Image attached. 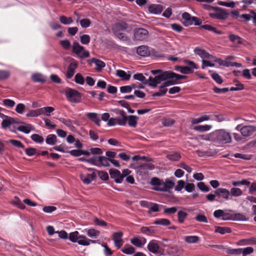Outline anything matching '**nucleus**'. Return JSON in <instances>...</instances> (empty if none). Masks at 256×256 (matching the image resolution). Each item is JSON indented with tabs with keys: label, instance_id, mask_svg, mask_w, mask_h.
I'll return each mask as SVG.
<instances>
[{
	"label": "nucleus",
	"instance_id": "38",
	"mask_svg": "<svg viewBox=\"0 0 256 256\" xmlns=\"http://www.w3.org/2000/svg\"><path fill=\"white\" fill-rule=\"evenodd\" d=\"M80 236L79 235L78 232L75 231L70 234L68 238L72 242H76Z\"/></svg>",
	"mask_w": 256,
	"mask_h": 256
},
{
	"label": "nucleus",
	"instance_id": "17",
	"mask_svg": "<svg viewBox=\"0 0 256 256\" xmlns=\"http://www.w3.org/2000/svg\"><path fill=\"white\" fill-rule=\"evenodd\" d=\"M159 248V245L155 240H151L148 244V250L153 254H158Z\"/></svg>",
	"mask_w": 256,
	"mask_h": 256
},
{
	"label": "nucleus",
	"instance_id": "27",
	"mask_svg": "<svg viewBox=\"0 0 256 256\" xmlns=\"http://www.w3.org/2000/svg\"><path fill=\"white\" fill-rule=\"evenodd\" d=\"M44 114V108H38L36 110H30L26 114L27 117H37Z\"/></svg>",
	"mask_w": 256,
	"mask_h": 256
},
{
	"label": "nucleus",
	"instance_id": "8",
	"mask_svg": "<svg viewBox=\"0 0 256 256\" xmlns=\"http://www.w3.org/2000/svg\"><path fill=\"white\" fill-rule=\"evenodd\" d=\"M98 161L99 162V167L102 166L106 167L109 166V162L112 163L117 168L120 167V164H119L118 162L116 160L108 158L104 156H98Z\"/></svg>",
	"mask_w": 256,
	"mask_h": 256
},
{
	"label": "nucleus",
	"instance_id": "20",
	"mask_svg": "<svg viewBox=\"0 0 256 256\" xmlns=\"http://www.w3.org/2000/svg\"><path fill=\"white\" fill-rule=\"evenodd\" d=\"M186 76L177 74L171 71V80H170L172 84H179L178 80L185 79Z\"/></svg>",
	"mask_w": 256,
	"mask_h": 256
},
{
	"label": "nucleus",
	"instance_id": "11",
	"mask_svg": "<svg viewBox=\"0 0 256 256\" xmlns=\"http://www.w3.org/2000/svg\"><path fill=\"white\" fill-rule=\"evenodd\" d=\"M256 131V126H246L242 127L240 132L242 136L246 138L252 136Z\"/></svg>",
	"mask_w": 256,
	"mask_h": 256
},
{
	"label": "nucleus",
	"instance_id": "49",
	"mask_svg": "<svg viewBox=\"0 0 256 256\" xmlns=\"http://www.w3.org/2000/svg\"><path fill=\"white\" fill-rule=\"evenodd\" d=\"M75 82L80 84H83L84 82V78L80 73L77 74L74 77Z\"/></svg>",
	"mask_w": 256,
	"mask_h": 256
},
{
	"label": "nucleus",
	"instance_id": "6",
	"mask_svg": "<svg viewBox=\"0 0 256 256\" xmlns=\"http://www.w3.org/2000/svg\"><path fill=\"white\" fill-rule=\"evenodd\" d=\"M72 52L80 58H88L90 53L84 50V48L80 46L78 42H74L72 44Z\"/></svg>",
	"mask_w": 256,
	"mask_h": 256
},
{
	"label": "nucleus",
	"instance_id": "64",
	"mask_svg": "<svg viewBox=\"0 0 256 256\" xmlns=\"http://www.w3.org/2000/svg\"><path fill=\"white\" fill-rule=\"evenodd\" d=\"M185 182L184 180H180L178 182V184L175 187V190L180 192V191L184 186Z\"/></svg>",
	"mask_w": 256,
	"mask_h": 256
},
{
	"label": "nucleus",
	"instance_id": "9",
	"mask_svg": "<svg viewBox=\"0 0 256 256\" xmlns=\"http://www.w3.org/2000/svg\"><path fill=\"white\" fill-rule=\"evenodd\" d=\"M222 220H246L247 218L242 214H229L224 211Z\"/></svg>",
	"mask_w": 256,
	"mask_h": 256
},
{
	"label": "nucleus",
	"instance_id": "51",
	"mask_svg": "<svg viewBox=\"0 0 256 256\" xmlns=\"http://www.w3.org/2000/svg\"><path fill=\"white\" fill-rule=\"evenodd\" d=\"M80 42L83 44H88L90 42V36L88 34H83L80 36Z\"/></svg>",
	"mask_w": 256,
	"mask_h": 256
},
{
	"label": "nucleus",
	"instance_id": "24",
	"mask_svg": "<svg viewBox=\"0 0 256 256\" xmlns=\"http://www.w3.org/2000/svg\"><path fill=\"white\" fill-rule=\"evenodd\" d=\"M98 156H94L89 159H86L84 158H78V160L87 162L92 164L98 166H99V162L98 161Z\"/></svg>",
	"mask_w": 256,
	"mask_h": 256
},
{
	"label": "nucleus",
	"instance_id": "25",
	"mask_svg": "<svg viewBox=\"0 0 256 256\" xmlns=\"http://www.w3.org/2000/svg\"><path fill=\"white\" fill-rule=\"evenodd\" d=\"M182 18L184 20L183 24L185 26H188L192 24V16L190 14L184 12L182 14Z\"/></svg>",
	"mask_w": 256,
	"mask_h": 256
},
{
	"label": "nucleus",
	"instance_id": "3",
	"mask_svg": "<svg viewBox=\"0 0 256 256\" xmlns=\"http://www.w3.org/2000/svg\"><path fill=\"white\" fill-rule=\"evenodd\" d=\"M117 114H119L122 116L121 119H118V124L120 126H125L126 122H128V124L130 126L136 128L137 125V120H138V117L136 116L130 115L126 116V112L123 110H118L116 112Z\"/></svg>",
	"mask_w": 256,
	"mask_h": 256
},
{
	"label": "nucleus",
	"instance_id": "53",
	"mask_svg": "<svg viewBox=\"0 0 256 256\" xmlns=\"http://www.w3.org/2000/svg\"><path fill=\"white\" fill-rule=\"evenodd\" d=\"M212 78L218 84H221L223 82V80L221 76L216 72H214L211 74Z\"/></svg>",
	"mask_w": 256,
	"mask_h": 256
},
{
	"label": "nucleus",
	"instance_id": "18",
	"mask_svg": "<svg viewBox=\"0 0 256 256\" xmlns=\"http://www.w3.org/2000/svg\"><path fill=\"white\" fill-rule=\"evenodd\" d=\"M6 119L3 120L2 122V127L3 128H6L14 124H18L16 120L12 117L6 116Z\"/></svg>",
	"mask_w": 256,
	"mask_h": 256
},
{
	"label": "nucleus",
	"instance_id": "40",
	"mask_svg": "<svg viewBox=\"0 0 256 256\" xmlns=\"http://www.w3.org/2000/svg\"><path fill=\"white\" fill-rule=\"evenodd\" d=\"M240 248H226L225 250L226 252L228 254H232L237 256L240 254Z\"/></svg>",
	"mask_w": 256,
	"mask_h": 256
},
{
	"label": "nucleus",
	"instance_id": "2",
	"mask_svg": "<svg viewBox=\"0 0 256 256\" xmlns=\"http://www.w3.org/2000/svg\"><path fill=\"white\" fill-rule=\"evenodd\" d=\"M213 142L218 144H226L232 142L230 133L221 129L212 132Z\"/></svg>",
	"mask_w": 256,
	"mask_h": 256
},
{
	"label": "nucleus",
	"instance_id": "34",
	"mask_svg": "<svg viewBox=\"0 0 256 256\" xmlns=\"http://www.w3.org/2000/svg\"><path fill=\"white\" fill-rule=\"evenodd\" d=\"M56 140L57 138L55 134H49L46 137V142L48 144L54 145Z\"/></svg>",
	"mask_w": 256,
	"mask_h": 256
},
{
	"label": "nucleus",
	"instance_id": "57",
	"mask_svg": "<svg viewBox=\"0 0 256 256\" xmlns=\"http://www.w3.org/2000/svg\"><path fill=\"white\" fill-rule=\"evenodd\" d=\"M113 30L114 34L120 39L122 40H127V36H125L123 33L120 32V30L114 29Z\"/></svg>",
	"mask_w": 256,
	"mask_h": 256
},
{
	"label": "nucleus",
	"instance_id": "26",
	"mask_svg": "<svg viewBox=\"0 0 256 256\" xmlns=\"http://www.w3.org/2000/svg\"><path fill=\"white\" fill-rule=\"evenodd\" d=\"M90 63H94L96 66V69L97 70L100 71V70L102 68H104L106 66L105 63L98 59H96V58H93L91 60H89Z\"/></svg>",
	"mask_w": 256,
	"mask_h": 256
},
{
	"label": "nucleus",
	"instance_id": "54",
	"mask_svg": "<svg viewBox=\"0 0 256 256\" xmlns=\"http://www.w3.org/2000/svg\"><path fill=\"white\" fill-rule=\"evenodd\" d=\"M187 214L183 211H179L178 214V221L180 223L184 222V219L186 218Z\"/></svg>",
	"mask_w": 256,
	"mask_h": 256
},
{
	"label": "nucleus",
	"instance_id": "16",
	"mask_svg": "<svg viewBox=\"0 0 256 256\" xmlns=\"http://www.w3.org/2000/svg\"><path fill=\"white\" fill-rule=\"evenodd\" d=\"M78 67V63L76 61L71 62L68 68L66 76L68 78H70L74 74L76 69Z\"/></svg>",
	"mask_w": 256,
	"mask_h": 256
},
{
	"label": "nucleus",
	"instance_id": "56",
	"mask_svg": "<svg viewBox=\"0 0 256 256\" xmlns=\"http://www.w3.org/2000/svg\"><path fill=\"white\" fill-rule=\"evenodd\" d=\"M198 188L202 192H208L210 190V188L206 186L204 182H200L197 184Z\"/></svg>",
	"mask_w": 256,
	"mask_h": 256
},
{
	"label": "nucleus",
	"instance_id": "14",
	"mask_svg": "<svg viewBox=\"0 0 256 256\" xmlns=\"http://www.w3.org/2000/svg\"><path fill=\"white\" fill-rule=\"evenodd\" d=\"M163 10V6L160 4H150L148 6V12L152 14H160Z\"/></svg>",
	"mask_w": 256,
	"mask_h": 256
},
{
	"label": "nucleus",
	"instance_id": "52",
	"mask_svg": "<svg viewBox=\"0 0 256 256\" xmlns=\"http://www.w3.org/2000/svg\"><path fill=\"white\" fill-rule=\"evenodd\" d=\"M80 23L82 28H86L90 26L91 22L88 18H84L80 20Z\"/></svg>",
	"mask_w": 256,
	"mask_h": 256
},
{
	"label": "nucleus",
	"instance_id": "19",
	"mask_svg": "<svg viewBox=\"0 0 256 256\" xmlns=\"http://www.w3.org/2000/svg\"><path fill=\"white\" fill-rule=\"evenodd\" d=\"M131 243L137 247H141L146 242V240L144 238L134 237L130 240Z\"/></svg>",
	"mask_w": 256,
	"mask_h": 256
},
{
	"label": "nucleus",
	"instance_id": "41",
	"mask_svg": "<svg viewBox=\"0 0 256 256\" xmlns=\"http://www.w3.org/2000/svg\"><path fill=\"white\" fill-rule=\"evenodd\" d=\"M242 194V190L239 188H232L230 191V194L234 196H238Z\"/></svg>",
	"mask_w": 256,
	"mask_h": 256
},
{
	"label": "nucleus",
	"instance_id": "28",
	"mask_svg": "<svg viewBox=\"0 0 256 256\" xmlns=\"http://www.w3.org/2000/svg\"><path fill=\"white\" fill-rule=\"evenodd\" d=\"M133 78L134 80L141 82L144 84H148L149 86V78L146 79L142 73H138L134 75Z\"/></svg>",
	"mask_w": 256,
	"mask_h": 256
},
{
	"label": "nucleus",
	"instance_id": "58",
	"mask_svg": "<svg viewBox=\"0 0 256 256\" xmlns=\"http://www.w3.org/2000/svg\"><path fill=\"white\" fill-rule=\"evenodd\" d=\"M180 72L184 74H188L192 73L194 70H192L191 68H189V67L187 66H182V67L180 68Z\"/></svg>",
	"mask_w": 256,
	"mask_h": 256
},
{
	"label": "nucleus",
	"instance_id": "60",
	"mask_svg": "<svg viewBox=\"0 0 256 256\" xmlns=\"http://www.w3.org/2000/svg\"><path fill=\"white\" fill-rule=\"evenodd\" d=\"M26 154L28 156H32L36 154V149L34 148H28L25 149Z\"/></svg>",
	"mask_w": 256,
	"mask_h": 256
},
{
	"label": "nucleus",
	"instance_id": "62",
	"mask_svg": "<svg viewBox=\"0 0 256 256\" xmlns=\"http://www.w3.org/2000/svg\"><path fill=\"white\" fill-rule=\"evenodd\" d=\"M3 104L7 107L12 108L15 104V102L10 99H5L3 100Z\"/></svg>",
	"mask_w": 256,
	"mask_h": 256
},
{
	"label": "nucleus",
	"instance_id": "63",
	"mask_svg": "<svg viewBox=\"0 0 256 256\" xmlns=\"http://www.w3.org/2000/svg\"><path fill=\"white\" fill-rule=\"evenodd\" d=\"M98 176L100 179L104 180H106L108 179V175L106 172L98 171Z\"/></svg>",
	"mask_w": 256,
	"mask_h": 256
},
{
	"label": "nucleus",
	"instance_id": "50",
	"mask_svg": "<svg viewBox=\"0 0 256 256\" xmlns=\"http://www.w3.org/2000/svg\"><path fill=\"white\" fill-rule=\"evenodd\" d=\"M10 73L8 70H0V80L7 79L10 76Z\"/></svg>",
	"mask_w": 256,
	"mask_h": 256
},
{
	"label": "nucleus",
	"instance_id": "29",
	"mask_svg": "<svg viewBox=\"0 0 256 256\" xmlns=\"http://www.w3.org/2000/svg\"><path fill=\"white\" fill-rule=\"evenodd\" d=\"M116 75L124 80H129L131 76L130 74H127L124 70H118L116 71Z\"/></svg>",
	"mask_w": 256,
	"mask_h": 256
},
{
	"label": "nucleus",
	"instance_id": "59",
	"mask_svg": "<svg viewBox=\"0 0 256 256\" xmlns=\"http://www.w3.org/2000/svg\"><path fill=\"white\" fill-rule=\"evenodd\" d=\"M25 108L24 104L20 103L17 104L15 110L18 113L22 114L24 111Z\"/></svg>",
	"mask_w": 256,
	"mask_h": 256
},
{
	"label": "nucleus",
	"instance_id": "32",
	"mask_svg": "<svg viewBox=\"0 0 256 256\" xmlns=\"http://www.w3.org/2000/svg\"><path fill=\"white\" fill-rule=\"evenodd\" d=\"M156 230V229L154 226H143L141 228V232L147 235H150L154 234Z\"/></svg>",
	"mask_w": 256,
	"mask_h": 256
},
{
	"label": "nucleus",
	"instance_id": "44",
	"mask_svg": "<svg viewBox=\"0 0 256 256\" xmlns=\"http://www.w3.org/2000/svg\"><path fill=\"white\" fill-rule=\"evenodd\" d=\"M100 232L98 230H97L94 228L89 229L87 232V234L90 238H95L98 236Z\"/></svg>",
	"mask_w": 256,
	"mask_h": 256
},
{
	"label": "nucleus",
	"instance_id": "48",
	"mask_svg": "<svg viewBox=\"0 0 256 256\" xmlns=\"http://www.w3.org/2000/svg\"><path fill=\"white\" fill-rule=\"evenodd\" d=\"M216 232L221 234H224L226 233H230L231 230L230 228L228 227H220L218 226L216 229Z\"/></svg>",
	"mask_w": 256,
	"mask_h": 256
},
{
	"label": "nucleus",
	"instance_id": "39",
	"mask_svg": "<svg viewBox=\"0 0 256 256\" xmlns=\"http://www.w3.org/2000/svg\"><path fill=\"white\" fill-rule=\"evenodd\" d=\"M128 27V24L124 22H120L116 24L114 28V30H124Z\"/></svg>",
	"mask_w": 256,
	"mask_h": 256
},
{
	"label": "nucleus",
	"instance_id": "35",
	"mask_svg": "<svg viewBox=\"0 0 256 256\" xmlns=\"http://www.w3.org/2000/svg\"><path fill=\"white\" fill-rule=\"evenodd\" d=\"M166 158L170 160L177 161L180 158L181 156L180 153L174 152L172 154H168L166 155Z\"/></svg>",
	"mask_w": 256,
	"mask_h": 256
},
{
	"label": "nucleus",
	"instance_id": "46",
	"mask_svg": "<svg viewBox=\"0 0 256 256\" xmlns=\"http://www.w3.org/2000/svg\"><path fill=\"white\" fill-rule=\"evenodd\" d=\"M240 248V254H242V255H248L254 252V248L252 247L249 246L244 248Z\"/></svg>",
	"mask_w": 256,
	"mask_h": 256
},
{
	"label": "nucleus",
	"instance_id": "5",
	"mask_svg": "<svg viewBox=\"0 0 256 256\" xmlns=\"http://www.w3.org/2000/svg\"><path fill=\"white\" fill-rule=\"evenodd\" d=\"M64 93L68 100L70 102L78 103L81 102L82 96L78 90L70 88H66Z\"/></svg>",
	"mask_w": 256,
	"mask_h": 256
},
{
	"label": "nucleus",
	"instance_id": "13",
	"mask_svg": "<svg viewBox=\"0 0 256 256\" xmlns=\"http://www.w3.org/2000/svg\"><path fill=\"white\" fill-rule=\"evenodd\" d=\"M109 172L110 178L114 179V181L116 183H121L122 182V176L120 172L118 170L111 168Z\"/></svg>",
	"mask_w": 256,
	"mask_h": 256
},
{
	"label": "nucleus",
	"instance_id": "36",
	"mask_svg": "<svg viewBox=\"0 0 256 256\" xmlns=\"http://www.w3.org/2000/svg\"><path fill=\"white\" fill-rule=\"evenodd\" d=\"M194 53L200 56L202 58H205L206 57H208V52H206L205 50L200 49L198 48H196L194 50Z\"/></svg>",
	"mask_w": 256,
	"mask_h": 256
},
{
	"label": "nucleus",
	"instance_id": "21",
	"mask_svg": "<svg viewBox=\"0 0 256 256\" xmlns=\"http://www.w3.org/2000/svg\"><path fill=\"white\" fill-rule=\"evenodd\" d=\"M96 173L93 172L91 174H88L86 176H80V178L84 184H88L96 178Z\"/></svg>",
	"mask_w": 256,
	"mask_h": 256
},
{
	"label": "nucleus",
	"instance_id": "31",
	"mask_svg": "<svg viewBox=\"0 0 256 256\" xmlns=\"http://www.w3.org/2000/svg\"><path fill=\"white\" fill-rule=\"evenodd\" d=\"M228 38L230 40L234 43L242 44L243 42L242 39L240 36L234 34H230L228 35Z\"/></svg>",
	"mask_w": 256,
	"mask_h": 256
},
{
	"label": "nucleus",
	"instance_id": "30",
	"mask_svg": "<svg viewBox=\"0 0 256 256\" xmlns=\"http://www.w3.org/2000/svg\"><path fill=\"white\" fill-rule=\"evenodd\" d=\"M34 128L33 126L30 124H26L24 126H20L17 128L18 130L25 134H28Z\"/></svg>",
	"mask_w": 256,
	"mask_h": 256
},
{
	"label": "nucleus",
	"instance_id": "12",
	"mask_svg": "<svg viewBox=\"0 0 256 256\" xmlns=\"http://www.w3.org/2000/svg\"><path fill=\"white\" fill-rule=\"evenodd\" d=\"M171 85L173 84L172 82L170 80L166 81L162 85L160 86L159 92L154 93L152 96H164L168 90L166 87Z\"/></svg>",
	"mask_w": 256,
	"mask_h": 256
},
{
	"label": "nucleus",
	"instance_id": "42",
	"mask_svg": "<svg viewBox=\"0 0 256 256\" xmlns=\"http://www.w3.org/2000/svg\"><path fill=\"white\" fill-rule=\"evenodd\" d=\"M60 21L64 24H70L73 22L72 18H67L64 16H62L60 17Z\"/></svg>",
	"mask_w": 256,
	"mask_h": 256
},
{
	"label": "nucleus",
	"instance_id": "15",
	"mask_svg": "<svg viewBox=\"0 0 256 256\" xmlns=\"http://www.w3.org/2000/svg\"><path fill=\"white\" fill-rule=\"evenodd\" d=\"M214 194L218 198L222 197L226 200L229 199L230 191L226 188H218L214 190Z\"/></svg>",
	"mask_w": 256,
	"mask_h": 256
},
{
	"label": "nucleus",
	"instance_id": "1",
	"mask_svg": "<svg viewBox=\"0 0 256 256\" xmlns=\"http://www.w3.org/2000/svg\"><path fill=\"white\" fill-rule=\"evenodd\" d=\"M150 184L154 186L153 188L154 190L160 192H168L174 186V183L168 178L164 182L163 180L157 178H152Z\"/></svg>",
	"mask_w": 256,
	"mask_h": 256
},
{
	"label": "nucleus",
	"instance_id": "37",
	"mask_svg": "<svg viewBox=\"0 0 256 256\" xmlns=\"http://www.w3.org/2000/svg\"><path fill=\"white\" fill-rule=\"evenodd\" d=\"M210 125L197 126L194 128V130L200 132H204L210 130L212 128Z\"/></svg>",
	"mask_w": 256,
	"mask_h": 256
},
{
	"label": "nucleus",
	"instance_id": "33",
	"mask_svg": "<svg viewBox=\"0 0 256 256\" xmlns=\"http://www.w3.org/2000/svg\"><path fill=\"white\" fill-rule=\"evenodd\" d=\"M32 78L34 82L44 83L46 82V80L44 78L42 75L40 74H33Z\"/></svg>",
	"mask_w": 256,
	"mask_h": 256
},
{
	"label": "nucleus",
	"instance_id": "4",
	"mask_svg": "<svg viewBox=\"0 0 256 256\" xmlns=\"http://www.w3.org/2000/svg\"><path fill=\"white\" fill-rule=\"evenodd\" d=\"M171 80V71H164L160 74L156 76L155 77H149V86L152 88H156L157 85L162 81H166Z\"/></svg>",
	"mask_w": 256,
	"mask_h": 256
},
{
	"label": "nucleus",
	"instance_id": "47",
	"mask_svg": "<svg viewBox=\"0 0 256 256\" xmlns=\"http://www.w3.org/2000/svg\"><path fill=\"white\" fill-rule=\"evenodd\" d=\"M30 138L33 141L38 143H42L44 140V138L38 134H33Z\"/></svg>",
	"mask_w": 256,
	"mask_h": 256
},
{
	"label": "nucleus",
	"instance_id": "7",
	"mask_svg": "<svg viewBox=\"0 0 256 256\" xmlns=\"http://www.w3.org/2000/svg\"><path fill=\"white\" fill-rule=\"evenodd\" d=\"M216 12H214L209 14V16L211 18L218 20H225L228 18L229 15L226 10L220 7L216 6Z\"/></svg>",
	"mask_w": 256,
	"mask_h": 256
},
{
	"label": "nucleus",
	"instance_id": "10",
	"mask_svg": "<svg viewBox=\"0 0 256 256\" xmlns=\"http://www.w3.org/2000/svg\"><path fill=\"white\" fill-rule=\"evenodd\" d=\"M148 36V31L143 28H138L134 30V37L136 40H142L146 39Z\"/></svg>",
	"mask_w": 256,
	"mask_h": 256
},
{
	"label": "nucleus",
	"instance_id": "61",
	"mask_svg": "<svg viewBox=\"0 0 256 256\" xmlns=\"http://www.w3.org/2000/svg\"><path fill=\"white\" fill-rule=\"evenodd\" d=\"M9 142L16 147L24 148V144L20 140H10Z\"/></svg>",
	"mask_w": 256,
	"mask_h": 256
},
{
	"label": "nucleus",
	"instance_id": "23",
	"mask_svg": "<svg viewBox=\"0 0 256 256\" xmlns=\"http://www.w3.org/2000/svg\"><path fill=\"white\" fill-rule=\"evenodd\" d=\"M96 241L90 240L88 238H86L85 236H80V237H79L78 240L77 241V242L82 246H88L90 244V242L92 243H95Z\"/></svg>",
	"mask_w": 256,
	"mask_h": 256
},
{
	"label": "nucleus",
	"instance_id": "43",
	"mask_svg": "<svg viewBox=\"0 0 256 256\" xmlns=\"http://www.w3.org/2000/svg\"><path fill=\"white\" fill-rule=\"evenodd\" d=\"M199 240V238L198 236H186L184 238V240L188 243L192 244L196 243Z\"/></svg>",
	"mask_w": 256,
	"mask_h": 256
},
{
	"label": "nucleus",
	"instance_id": "55",
	"mask_svg": "<svg viewBox=\"0 0 256 256\" xmlns=\"http://www.w3.org/2000/svg\"><path fill=\"white\" fill-rule=\"evenodd\" d=\"M61 46L65 50H68L70 46V42L68 40H62L60 42Z\"/></svg>",
	"mask_w": 256,
	"mask_h": 256
},
{
	"label": "nucleus",
	"instance_id": "45",
	"mask_svg": "<svg viewBox=\"0 0 256 256\" xmlns=\"http://www.w3.org/2000/svg\"><path fill=\"white\" fill-rule=\"evenodd\" d=\"M122 251L126 254H131L135 252V248L132 246H125L122 249Z\"/></svg>",
	"mask_w": 256,
	"mask_h": 256
},
{
	"label": "nucleus",
	"instance_id": "22",
	"mask_svg": "<svg viewBox=\"0 0 256 256\" xmlns=\"http://www.w3.org/2000/svg\"><path fill=\"white\" fill-rule=\"evenodd\" d=\"M136 53L142 56H146L150 54V50L147 46H142L137 48Z\"/></svg>",
	"mask_w": 256,
	"mask_h": 256
}]
</instances>
